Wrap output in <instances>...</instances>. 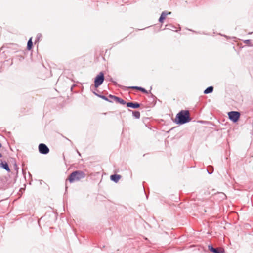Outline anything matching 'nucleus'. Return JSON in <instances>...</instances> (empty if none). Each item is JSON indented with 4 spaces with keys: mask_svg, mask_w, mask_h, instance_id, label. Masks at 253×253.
<instances>
[{
    "mask_svg": "<svg viewBox=\"0 0 253 253\" xmlns=\"http://www.w3.org/2000/svg\"><path fill=\"white\" fill-rule=\"evenodd\" d=\"M189 112L188 110H181L176 115V122L178 124H183L191 120Z\"/></svg>",
    "mask_w": 253,
    "mask_h": 253,
    "instance_id": "nucleus-2",
    "label": "nucleus"
},
{
    "mask_svg": "<svg viewBox=\"0 0 253 253\" xmlns=\"http://www.w3.org/2000/svg\"><path fill=\"white\" fill-rule=\"evenodd\" d=\"M114 101L119 102L121 104L124 105V104H126L125 101L119 97H114Z\"/></svg>",
    "mask_w": 253,
    "mask_h": 253,
    "instance_id": "nucleus-13",
    "label": "nucleus"
},
{
    "mask_svg": "<svg viewBox=\"0 0 253 253\" xmlns=\"http://www.w3.org/2000/svg\"><path fill=\"white\" fill-rule=\"evenodd\" d=\"M169 26L171 27V29L175 28V27L173 26L169 25Z\"/></svg>",
    "mask_w": 253,
    "mask_h": 253,
    "instance_id": "nucleus-22",
    "label": "nucleus"
},
{
    "mask_svg": "<svg viewBox=\"0 0 253 253\" xmlns=\"http://www.w3.org/2000/svg\"><path fill=\"white\" fill-rule=\"evenodd\" d=\"M169 26L171 27V29L175 28V27L173 26L169 25Z\"/></svg>",
    "mask_w": 253,
    "mask_h": 253,
    "instance_id": "nucleus-23",
    "label": "nucleus"
},
{
    "mask_svg": "<svg viewBox=\"0 0 253 253\" xmlns=\"http://www.w3.org/2000/svg\"><path fill=\"white\" fill-rule=\"evenodd\" d=\"M109 97L111 99V100H109V101L112 102V101H114V97H117L115 96L112 95H110L109 96Z\"/></svg>",
    "mask_w": 253,
    "mask_h": 253,
    "instance_id": "nucleus-18",
    "label": "nucleus"
},
{
    "mask_svg": "<svg viewBox=\"0 0 253 253\" xmlns=\"http://www.w3.org/2000/svg\"><path fill=\"white\" fill-rule=\"evenodd\" d=\"M39 150L40 153L43 154H47L49 150L47 146L45 145L44 144L41 143L39 145Z\"/></svg>",
    "mask_w": 253,
    "mask_h": 253,
    "instance_id": "nucleus-6",
    "label": "nucleus"
},
{
    "mask_svg": "<svg viewBox=\"0 0 253 253\" xmlns=\"http://www.w3.org/2000/svg\"><path fill=\"white\" fill-rule=\"evenodd\" d=\"M40 35H38L37 36V38L38 39H39V38H40Z\"/></svg>",
    "mask_w": 253,
    "mask_h": 253,
    "instance_id": "nucleus-21",
    "label": "nucleus"
},
{
    "mask_svg": "<svg viewBox=\"0 0 253 253\" xmlns=\"http://www.w3.org/2000/svg\"><path fill=\"white\" fill-rule=\"evenodd\" d=\"M120 178H121V176L119 175L114 174V175H111V176H110L111 180L115 182H117Z\"/></svg>",
    "mask_w": 253,
    "mask_h": 253,
    "instance_id": "nucleus-11",
    "label": "nucleus"
},
{
    "mask_svg": "<svg viewBox=\"0 0 253 253\" xmlns=\"http://www.w3.org/2000/svg\"><path fill=\"white\" fill-rule=\"evenodd\" d=\"M127 107L132 108H137L140 107V104L138 103H134V102H128L126 103Z\"/></svg>",
    "mask_w": 253,
    "mask_h": 253,
    "instance_id": "nucleus-9",
    "label": "nucleus"
},
{
    "mask_svg": "<svg viewBox=\"0 0 253 253\" xmlns=\"http://www.w3.org/2000/svg\"><path fill=\"white\" fill-rule=\"evenodd\" d=\"M208 172H209L210 174H211V173H212V172H209V171H208Z\"/></svg>",
    "mask_w": 253,
    "mask_h": 253,
    "instance_id": "nucleus-26",
    "label": "nucleus"
},
{
    "mask_svg": "<svg viewBox=\"0 0 253 253\" xmlns=\"http://www.w3.org/2000/svg\"><path fill=\"white\" fill-rule=\"evenodd\" d=\"M33 47V42L32 40V38H30L27 42V49L28 50H30Z\"/></svg>",
    "mask_w": 253,
    "mask_h": 253,
    "instance_id": "nucleus-12",
    "label": "nucleus"
},
{
    "mask_svg": "<svg viewBox=\"0 0 253 253\" xmlns=\"http://www.w3.org/2000/svg\"><path fill=\"white\" fill-rule=\"evenodd\" d=\"M240 115V113L237 111H231L228 113L229 119L234 122H236L238 120Z\"/></svg>",
    "mask_w": 253,
    "mask_h": 253,
    "instance_id": "nucleus-5",
    "label": "nucleus"
},
{
    "mask_svg": "<svg viewBox=\"0 0 253 253\" xmlns=\"http://www.w3.org/2000/svg\"><path fill=\"white\" fill-rule=\"evenodd\" d=\"M130 88H132V89H135L140 90V91H142L143 93H148L147 91L144 88H142L141 87L132 86V87H131Z\"/></svg>",
    "mask_w": 253,
    "mask_h": 253,
    "instance_id": "nucleus-14",
    "label": "nucleus"
},
{
    "mask_svg": "<svg viewBox=\"0 0 253 253\" xmlns=\"http://www.w3.org/2000/svg\"><path fill=\"white\" fill-rule=\"evenodd\" d=\"M85 175L84 172L81 170H77L70 174L68 180L70 183H73L84 178Z\"/></svg>",
    "mask_w": 253,
    "mask_h": 253,
    "instance_id": "nucleus-3",
    "label": "nucleus"
},
{
    "mask_svg": "<svg viewBox=\"0 0 253 253\" xmlns=\"http://www.w3.org/2000/svg\"><path fill=\"white\" fill-rule=\"evenodd\" d=\"M104 80V75L103 72H100L94 80V86L95 87L99 86Z\"/></svg>",
    "mask_w": 253,
    "mask_h": 253,
    "instance_id": "nucleus-4",
    "label": "nucleus"
},
{
    "mask_svg": "<svg viewBox=\"0 0 253 253\" xmlns=\"http://www.w3.org/2000/svg\"><path fill=\"white\" fill-rule=\"evenodd\" d=\"M11 63L22 62L24 60V57L21 54H18L16 55L14 57L10 58Z\"/></svg>",
    "mask_w": 253,
    "mask_h": 253,
    "instance_id": "nucleus-7",
    "label": "nucleus"
},
{
    "mask_svg": "<svg viewBox=\"0 0 253 253\" xmlns=\"http://www.w3.org/2000/svg\"><path fill=\"white\" fill-rule=\"evenodd\" d=\"M0 166L1 167L3 168L4 169H5L7 171H8V172L10 171V169L9 168L8 165L6 162H2L0 163Z\"/></svg>",
    "mask_w": 253,
    "mask_h": 253,
    "instance_id": "nucleus-10",
    "label": "nucleus"
},
{
    "mask_svg": "<svg viewBox=\"0 0 253 253\" xmlns=\"http://www.w3.org/2000/svg\"><path fill=\"white\" fill-rule=\"evenodd\" d=\"M2 147L1 144L0 143V148Z\"/></svg>",
    "mask_w": 253,
    "mask_h": 253,
    "instance_id": "nucleus-24",
    "label": "nucleus"
},
{
    "mask_svg": "<svg viewBox=\"0 0 253 253\" xmlns=\"http://www.w3.org/2000/svg\"><path fill=\"white\" fill-rule=\"evenodd\" d=\"M213 87L212 86H209L204 90V93L205 94H208L210 93H211L213 91Z\"/></svg>",
    "mask_w": 253,
    "mask_h": 253,
    "instance_id": "nucleus-15",
    "label": "nucleus"
},
{
    "mask_svg": "<svg viewBox=\"0 0 253 253\" xmlns=\"http://www.w3.org/2000/svg\"><path fill=\"white\" fill-rule=\"evenodd\" d=\"M100 97L101 98H102L104 100H105L108 101H109V100L108 99V98L107 97L105 96H103H103H100Z\"/></svg>",
    "mask_w": 253,
    "mask_h": 253,
    "instance_id": "nucleus-20",
    "label": "nucleus"
},
{
    "mask_svg": "<svg viewBox=\"0 0 253 253\" xmlns=\"http://www.w3.org/2000/svg\"><path fill=\"white\" fill-rule=\"evenodd\" d=\"M133 115L135 118H137V119L139 118L140 117V112L139 111H137L133 112Z\"/></svg>",
    "mask_w": 253,
    "mask_h": 253,
    "instance_id": "nucleus-17",
    "label": "nucleus"
},
{
    "mask_svg": "<svg viewBox=\"0 0 253 253\" xmlns=\"http://www.w3.org/2000/svg\"><path fill=\"white\" fill-rule=\"evenodd\" d=\"M171 12H167L166 11H163L159 19V22L160 23H163L166 16L168 15L171 14Z\"/></svg>",
    "mask_w": 253,
    "mask_h": 253,
    "instance_id": "nucleus-8",
    "label": "nucleus"
},
{
    "mask_svg": "<svg viewBox=\"0 0 253 253\" xmlns=\"http://www.w3.org/2000/svg\"><path fill=\"white\" fill-rule=\"evenodd\" d=\"M18 47L17 44L13 43L3 45L0 49V63L9 62L10 58L6 59L7 57L6 56V53L15 52L17 51Z\"/></svg>",
    "mask_w": 253,
    "mask_h": 253,
    "instance_id": "nucleus-1",
    "label": "nucleus"
},
{
    "mask_svg": "<svg viewBox=\"0 0 253 253\" xmlns=\"http://www.w3.org/2000/svg\"><path fill=\"white\" fill-rule=\"evenodd\" d=\"M2 157V154L0 153V158Z\"/></svg>",
    "mask_w": 253,
    "mask_h": 253,
    "instance_id": "nucleus-25",
    "label": "nucleus"
},
{
    "mask_svg": "<svg viewBox=\"0 0 253 253\" xmlns=\"http://www.w3.org/2000/svg\"><path fill=\"white\" fill-rule=\"evenodd\" d=\"M209 250L212 252H213L214 253H218L219 251H218L217 249L214 248L212 246L209 245L208 246Z\"/></svg>",
    "mask_w": 253,
    "mask_h": 253,
    "instance_id": "nucleus-16",
    "label": "nucleus"
},
{
    "mask_svg": "<svg viewBox=\"0 0 253 253\" xmlns=\"http://www.w3.org/2000/svg\"><path fill=\"white\" fill-rule=\"evenodd\" d=\"M250 42H251L250 40L248 39V40H244L243 42L245 44H250Z\"/></svg>",
    "mask_w": 253,
    "mask_h": 253,
    "instance_id": "nucleus-19",
    "label": "nucleus"
}]
</instances>
